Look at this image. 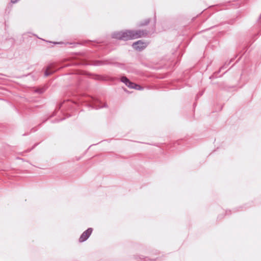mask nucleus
<instances>
[{
	"instance_id": "7ed1b4c3",
	"label": "nucleus",
	"mask_w": 261,
	"mask_h": 261,
	"mask_svg": "<svg viewBox=\"0 0 261 261\" xmlns=\"http://www.w3.org/2000/svg\"><path fill=\"white\" fill-rule=\"evenodd\" d=\"M121 81L124 83L128 87L132 89H135L137 90H141L143 89V88L137 84H135L132 82H131L126 77L123 76L121 79Z\"/></svg>"
},
{
	"instance_id": "423d86ee",
	"label": "nucleus",
	"mask_w": 261,
	"mask_h": 261,
	"mask_svg": "<svg viewBox=\"0 0 261 261\" xmlns=\"http://www.w3.org/2000/svg\"><path fill=\"white\" fill-rule=\"evenodd\" d=\"M51 68H52V65L49 66L46 68V69L45 71V72H44V75L45 76H47L50 75L55 71L54 70H53L51 69Z\"/></svg>"
},
{
	"instance_id": "f257e3e1",
	"label": "nucleus",
	"mask_w": 261,
	"mask_h": 261,
	"mask_svg": "<svg viewBox=\"0 0 261 261\" xmlns=\"http://www.w3.org/2000/svg\"><path fill=\"white\" fill-rule=\"evenodd\" d=\"M147 33L141 30H126L114 32L112 34V37L122 40L135 39L146 35Z\"/></svg>"
},
{
	"instance_id": "0eeeda50",
	"label": "nucleus",
	"mask_w": 261,
	"mask_h": 261,
	"mask_svg": "<svg viewBox=\"0 0 261 261\" xmlns=\"http://www.w3.org/2000/svg\"><path fill=\"white\" fill-rule=\"evenodd\" d=\"M19 0H11V2L12 3H17Z\"/></svg>"
},
{
	"instance_id": "1a4fd4ad",
	"label": "nucleus",
	"mask_w": 261,
	"mask_h": 261,
	"mask_svg": "<svg viewBox=\"0 0 261 261\" xmlns=\"http://www.w3.org/2000/svg\"><path fill=\"white\" fill-rule=\"evenodd\" d=\"M260 19H261V14H260V18H259Z\"/></svg>"
},
{
	"instance_id": "20e7f679",
	"label": "nucleus",
	"mask_w": 261,
	"mask_h": 261,
	"mask_svg": "<svg viewBox=\"0 0 261 261\" xmlns=\"http://www.w3.org/2000/svg\"><path fill=\"white\" fill-rule=\"evenodd\" d=\"M132 46L134 49L137 50H141L147 46V43L142 40H139L134 42Z\"/></svg>"
},
{
	"instance_id": "f03ea898",
	"label": "nucleus",
	"mask_w": 261,
	"mask_h": 261,
	"mask_svg": "<svg viewBox=\"0 0 261 261\" xmlns=\"http://www.w3.org/2000/svg\"><path fill=\"white\" fill-rule=\"evenodd\" d=\"M83 100L86 102L89 107L93 109H97L102 107V106L100 105L99 100L92 97H86Z\"/></svg>"
},
{
	"instance_id": "39448f33",
	"label": "nucleus",
	"mask_w": 261,
	"mask_h": 261,
	"mask_svg": "<svg viewBox=\"0 0 261 261\" xmlns=\"http://www.w3.org/2000/svg\"><path fill=\"white\" fill-rule=\"evenodd\" d=\"M92 232V228H89L87 230L85 231L81 236L79 241L80 242H83L87 240L88 238L90 237L91 233Z\"/></svg>"
},
{
	"instance_id": "6e6552de",
	"label": "nucleus",
	"mask_w": 261,
	"mask_h": 261,
	"mask_svg": "<svg viewBox=\"0 0 261 261\" xmlns=\"http://www.w3.org/2000/svg\"><path fill=\"white\" fill-rule=\"evenodd\" d=\"M148 22H149V20H146V21H145V22L144 23H143V24H141V25H146L147 24H148Z\"/></svg>"
}]
</instances>
